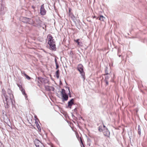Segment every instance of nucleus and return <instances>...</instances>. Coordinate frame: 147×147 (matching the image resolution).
<instances>
[{
    "instance_id": "nucleus-9",
    "label": "nucleus",
    "mask_w": 147,
    "mask_h": 147,
    "mask_svg": "<svg viewBox=\"0 0 147 147\" xmlns=\"http://www.w3.org/2000/svg\"><path fill=\"white\" fill-rule=\"evenodd\" d=\"M77 68L80 73L82 75L84 72L83 66L81 64H79Z\"/></svg>"
},
{
    "instance_id": "nucleus-26",
    "label": "nucleus",
    "mask_w": 147,
    "mask_h": 147,
    "mask_svg": "<svg viewBox=\"0 0 147 147\" xmlns=\"http://www.w3.org/2000/svg\"><path fill=\"white\" fill-rule=\"evenodd\" d=\"M0 147H4L3 146L1 142L0 143Z\"/></svg>"
},
{
    "instance_id": "nucleus-24",
    "label": "nucleus",
    "mask_w": 147,
    "mask_h": 147,
    "mask_svg": "<svg viewBox=\"0 0 147 147\" xmlns=\"http://www.w3.org/2000/svg\"><path fill=\"white\" fill-rule=\"evenodd\" d=\"M105 73H106V75H107L108 74V71H107V68H106L105 70Z\"/></svg>"
},
{
    "instance_id": "nucleus-21",
    "label": "nucleus",
    "mask_w": 147,
    "mask_h": 147,
    "mask_svg": "<svg viewBox=\"0 0 147 147\" xmlns=\"http://www.w3.org/2000/svg\"><path fill=\"white\" fill-rule=\"evenodd\" d=\"M80 40V39H78L76 40H75V41H76V42L77 43H78V45H80V44H79L80 43V42H79V41Z\"/></svg>"
},
{
    "instance_id": "nucleus-12",
    "label": "nucleus",
    "mask_w": 147,
    "mask_h": 147,
    "mask_svg": "<svg viewBox=\"0 0 147 147\" xmlns=\"http://www.w3.org/2000/svg\"><path fill=\"white\" fill-rule=\"evenodd\" d=\"M103 131L105 136H109L110 132L107 128H106V129H105L104 130H103Z\"/></svg>"
},
{
    "instance_id": "nucleus-8",
    "label": "nucleus",
    "mask_w": 147,
    "mask_h": 147,
    "mask_svg": "<svg viewBox=\"0 0 147 147\" xmlns=\"http://www.w3.org/2000/svg\"><path fill=\"white\" fill-rule=\"evenodd\" d=\"M40 13L41 15H45L46 11L44 8V4H42L40 8Z\"/></svg>"
},
{
    "instance_id": "nucleus-22",
    "label": "nucleus",
    "mask_w": 147,
    "mask_h": 147,
    "mask_svg": "<svg viewBox=\"0 0 147 147\" xmlns=\"http://www.w3.org/2000/svg\"><path fill=\"white\" fill-rule=\"evenodd\" d=\"M38 129V130H40L41 129L40 128V127L39 125L38 124H37L36 125Z\"/></svg>"
},
{
    "instance_id": "nucleus-16",
    "label": "nucleus",
    "mask_w": 147,
    "mask_h": 147,
    "mask_svg": "<svg viewBox=\"0 0 147 147\" xmlns=\"http://www.w3.org/2000/svg\"><path fill=\"white\" fill-rule=\"evenodd\" d=\"M56 76L57 77V78H59V70H57L56 72Z\"/></svg>"
},
{
    "instance_id": "nucleus-18",
    "label": "nucleus",
    "mask_w": 147,
    "mask_h": 147,
    "mask_svg": "<svg viewBox=\"0 0 147 147\" xmlns=\"http://www.w3.org/2000/svg\"><path fill=\"white\" fill-rule=\"evenodd\" d=\"M102 127L101 126H100L98 127V130L100 132L103 131V130L102 129Z\"/></svg>"
},
{
    "instance_id": "nucleus-7",
    "label": "nucleus",
    "mask_w": 147,
    "mask_h": 147,
    "mask_svg": "<svg viewBox=\"0 0 147 147\" xmlns=\"http://www.w3.org/2000/svg\"><path fill=\"white\" fill-rule=\"evenodd\" d=\"M34 143L36 147H44L42 143L37 139L35 140Z\"/></svg>"
},
{
    "instance_id": "nucleus-13",
    "label": "nucleus",
    "mask_w": 147,
    "mask_h": 147,
    "mask_svg": "<svg viewBox=\"0 0 147 147\" xmlns=\"http://www.w3.org/2000/svg\"><path fill=\"white\" fill-rule=\"evenodd\" d=\"M74 99H71L68 102V107L71 108V106L74 104Z\"/></svg>"
},
{
    "instance_id": "nucleus-32",
    "label": "nucleus",
    "mask_w": 147,
    "mask_h": 147,
    "mask_svg": "<svg viewBox=\"0 0 147 147\" xmlns=\"http://www.w3.org/2000/svg\"><path fill=\"white\" fill-rule=\"evenodd\" d=\"M103 127L104 128H106L105 126L104 125H103Z\"/></svg>"
},
{
    "instance_id": "nucleus-30",
    "label": "nucleus",
    "mask_w": 147,
    "mask_h": 147,
    "mask_svg": "<svg viewBox=\"0 0 147 147\" xmlns=\"http://www.w3.org/2000/svg\"><path fill=\"white\" fill-rule=\"evenodd\" d=\"M105 82H106V84L108 85V82L107 81V80H105Z\"/></svg>"
},
{
    "instance_id": "nucleus-20",
    "label": "nucleus",
    "mask_w": 147,
    "mask_h": 147,
    "mask_svg": "<svg viewBox=\"0 0 147 147\" xmlns=\"http://www.w3.org/2000/svg\"><path fill=\"white\" fill-rule=\"evenodd\" d=\"M49 47V49H52L54 50H55V47Z\"/></svg>"
},
{
    "instance_id": "nucleus-19",
    "label": "nucleus",
    "mask_w": 147,
    "mask_h": 147,
    "mask_svg": "<svg viewBox=\"0 0 147 147\" xmlns=\"http://www.w3.org/2000/svg\"><path fill=\"white\" fill-rule=\"evenodd\" d=\"M36 22H37V24L38 25L40 24L41 22L38 18V19L36 20Z\"/></svg>"
},
{
    "instance_id": "nucleus-10",
    "label": "nucleus",
    "mask_w": 147,
    "mask_h": 147,
    "mask_svg": "<svg viewBox=\"0 0 147 147\" xmlns=\"http://www.w3.org/2000/svg\"><path fill=\"white\" fill-rule=\"evenodd\" d=\"M18 86L19 87L20 90L21 91L23 94L25 95V97L26 98L27 97V96L25 92L24 89L22 87L21 85L18 84Z\"/></svg>"
},
{
    "instance_id": "nucleus-5",
    "label": "nucleus",
    "mask_w": 147,
    "mask_h": 147,
    "mask_svg": "<svg viewBox=\"0 0 147 147\" xmlns=\"http://www.w3.org/2000/svg\"><path fill=\"white\" fill-rule=\"evenodd\" d=\"M3 95L4 96V97L5 98V100L6 101V102H4L5 104L6 103L7 104V107H8V105L9 103H12V102L11 101V100H10V96H9V97L8 96H6L5 94H4Z\"/></svg>"
},
{
    "instance_id": "nucleus-3",
    "label": "nucleus",
    "mask_w": 147,
    "mask_h": 147,
    "mask_svg": "<svg viewBox=\"0 0 147 147\" xmlns=\"http://www.w3.org/2000/svg\"><path fill=\"white\" fill-rule=\"evenodd\" d=\"M22 21L24 23H28L30 24H34L33 20L31 19H29L26 17H23L22 19Z\"/></svg>"
},
{
    "instance_id": "nucleus-4",
    "label": "nucleus",
    "mask_w": 147,
    "mask_h": 147,
    "mask_svg": "<svg viewBox=\"0 0 147 147\" xmlns=\"http://www.w3.org/2000/svg\"><path fill=\"white\" fill-rule=\"evenodd\" d=\"M6 11V8L4 5H0V15L1 16L4 15Z\"/></svg>"
},
{
    "instance_id": "nucleus-1",
    "label": "nucleus",
    "mask_w": 147,
    "mask_h": 147,
    "mask_svg": "<svg viewBox=\"0 0 147 147\" xmlns=\"http://www.w3.org/2000/svg\"><path fill=\"white\" fill-rule=\"evenodd\" d=\"M61 94L63 100H67L68 99V97L67 95L66 94L65 91L64 89H62L61 91Z\"/></svg>"
},
{
    "instance_id": "nucleus-15",
    "label": "nucleus",
    "mask_w": 147,
    "mask_h": 147,
    "mask_svg": "<svg viewBox=\"0 0 147 147\" xmlns=\"http://www.w3.org/2000/svg\"><path fill=\"white\" fill-rule=\"evenodd\" d=\"M105 18L102 16H100L99 18V20L101 21H104Z\"/></svg>"
},
{
    "instance_id": "nucleus-23",
    "label": "nucleus",
    "mask_w": 147,
    "mask_h": 147,
    "mask_svg": "<svg viewBox=\"0 0 147 147\" xmlns=\"http://www.w3.org/2000/svg\"><path fill=\"white\" fill-rule=\"evenodd\" d=\"M56 69H57L59 67V65H58V63H56Z\"/></svg>"
},
{
    "instance_id": "nucleus-2",
    "label": "nucleus",
    "mask_w": 147,
    "mask_h": 147,
    "mask_svg": "<svg viewBox=\"0 0 147 147\" xmlns=\"http://www.w3.org/2000/svg\"><path fill=\"white\" fill-rule=\"evenodd\" d=\"M48 44L50 46H55L52 36L51 35H49L48 36Z\"/></svg>"
},
{
    "instance_id": "nucleus-28",
    "label": "nucleus",
    "mask_w": 147,
    "mask_h": 147,
    "mask_svg": "<svg viewBox=\"0 0 147 147\" xmlns=\"http://www.w3.org/2000/svg\"><path fill=\"white\" fill-rule=\"evenodd\" d=\"M138 134L140 135V134H141V132L140 131H139V126L138 125Z\"/></svg>"
},
{
    "instance_id": "nucleus-11",
    "label": "nucleus",
    "mask_w": 147,
    "mask_h": 147,
    "mask_svg": "<svg viewBox=\"0 0 147 147\" xmlns=\"http://www.w3.org/2000/svg\"><path fill=\"white\" fill-rule=\"evenodd\" d=\"M7 92L8 93L9 95L10 96V100L11 102H12V99H13V95L12 93L11 90L10 89H8Z\"/></svg>"
},
{
    "instance_id": "nucleus-27",
    "label": "nucleus",
    "mask_w": 147,
    "mask_h": 147,
    "mask_svg": "<svg viewBox=\"0 0 147 147\" xmlns=\"http://www.w3.org/2000/svg\"><path fill=\"white\" fill-rule=\"evenodd\" d=\"M80 138V140L82 144L83 145V146H84V145H83V142H82V140L81 138Z\"/></svg>"
},
{
    "instance_id": "nucleus-31",
    "label": "nucleus",
    "mask_w": 147,
    "mask_h": 147,
    "mask_svg": "<svg viewBox=\"0 0 147 147\" xmlns=\"http://www.w3.org/2000/svg\"><path fill=\"white\" fill-rule=\"evenodd\" d=\"M68 90H69V94L70 93V91H69V88H68Z\"/></svg>"
},
{
    "instance_id": "nucleus-25",
    "label": "nucleus",
    "mask_w": 147,
    "mask_h": 147,
    "mask_svg": "<svg viewBox=\"0 0 147 147\" xmlns=\"http://www.w3.org/2000/svg\"><path fill=\"white\" fill-rule=\"evenodd\" d=\"M105 78L106 79V80H107L108 79L109 77L107 75L105 76Z\"/></svg>"
},
{
    "instance_id": "nucleus-6",
    "label": "nucleus",
    "mask_w": 147,
    "mask_h": 147,
    "mask_svg": "<svg viewBox=\"0 0 147 147\" xmlns=\"http://www.w3.org/2000/svg\"><path fill=\"white\" fill-rule=\"evenodd\" d=\"M38 82H40L43 84H45L48 82V80L46 78L38 77Z\"/></svg>"
},
{
    "instance_id": "nucleus-17",
    "label": "nucleus",
    "mask_w": 147,
    "mask_h": 147,
    "mask_svg": "<svg viewBox=\"0 0 147 147\" xmlns=\"http://www.w3.org/2000/svg\"><path fill=\"white\" fill-rule=\"evenodd\" d=\"M22 74H24V76L26 77V78L27 79L30 80V78L26 74H25V73H23Z\"/></svg>"
},
{
    "instance_id": "nucleus-14",
    "label": "nucleus",
    "mask_w": 147,
    "mask_h": 147,
    "mask_svg": "<svg viewBox=\"0 0 147 147\" xmlns=\"http://www.w3.org/2000/svg\"><path fill=\"white\" fill-rule=\"evenodd\" d=\"M45 88L46 90L49 91L51 90H53L54 88L52 87H50L48 86H45Z\"/></svg>"
},
{
    "instance_id": "nucleus-29",
    "label": "nucleus",
    "mask_w": 147,
    "mask_h": 147,
    "mask_svg": "<svg viewBox=\"0 0 147 147\" xmlns=\"http://www.w3.org/2000/svg\"><path fill=\"white\" fill-rule=\"evenodd\" d=\"M55 64H56V63H58L57 62V60L56 59H55Z\"/></svg>"
}]
</instances>
